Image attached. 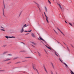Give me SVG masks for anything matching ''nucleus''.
I'll list each match as a JSON object with an SVG mask.
<instances>
[{"label":"nucleus","mask_w":74,"mask_h":74,"mask_svg":"<svg viewBox=\"0 0 74 74\" xmlns=\"http://www.w3.org/2000/svg\"><path fill=\"white\" fill-rule=\"evenodd\" d=\"M32 68L35 71H37L38 73V71H37V70L36 69V64L34 63H32Z\"/></svg>","instance_id":"obj_1"},{"label":"nucleus","mask_w":74,"mask_h":74,"mask_svg":"<svg viewBox=\"0 0 74 74\" xmlns=\"http://www.w3.org/2000/svg\"><path fill=\"white\" fill-rule=\"evenodd\" d=\"M5 38H7V39H8V38H15V37L14 36H12V37H10V36H5Z\"/></svg>","instance_id":"obj_2"},{"label":"nucleus","mask_w":74,"mask_h":74,"mask_svg":"<svg viewBox=\"0 0 74 74\" xmlns=\"http://www.w3.org/2000/svg\"><path fill=\"white\" fill-rule=\"evenodd\" d=\"M44 13L45 14V16L46 17V20L47 21V23H49V21H48V18L47 16V15H46V14H45V13L44 12Z\"/></svg>","instance_id":"obj_3"},{"label":"nucleus","mask_w":74,"mask_h":74,"mask_svg":"<svg viewBox=\"0 0 74 74\" xmlns=\"http://www.w3.org/2000/svg\"><path fill=\"white\" fill-rule=\"evenodd\" d=\"M38 40H42V41H45V40H44V39H42L41 37H40L39 38H38Z\"/></svg>","instance_id":"obj_4"},{"label":"nucleus","mask_w":74,"mask_h":74,"mask_svg":"<svg viewBox=\"0 0 74 74\" xmlns=\"http://www.w3.org/2000/svg\"><path fill=\"white\" fill-rule=\"evenodd\" d=\"M23 32H24V29H23V27H22L20 31L21 33H23Z\"/></svg>","instance_id":"obj_5"},{"label":"nucleus","mask_w":74,"mask_h":74,"mask_svg":"<svg viewBox=\"0 0 74 74\" xmlns=\"http://www.w3.org/2000/svg\"><path fill=\"white\" fill-rule=\"evenodd\" d=\"M44 69L45 71V72L46 73H48V71H47V69H46V68H45V67H44Z\"/></svg>","instance_id":"obj_6"},{"label":"nucleus","mask_w":74,"mask_h":74,"mask_svg":"<svg viewBox=\"0 0 74 74\" xmlns=\"http://www.w3.org/2000/svg\"><path fill=\"white\" fill-rule=\"evenodd\" d=\"M64 64H65V65L66 66V68L67 69H68V68H69V66L67 65V64H66L64 63Z\"/></svg>","instance_id":"obj_7"},{"label":"nucleus","mask_w":74,"mask_h":74,"mask_svg":"<svg viewBox=\"0 0 74 74\" xmlns=\"http://www.w3.org/2000/svg\"><path fill=\"white\" fill-rule=\"evenodd\" d=\"M57 29H58V30H59V31H60V32H61V33L62 34H63V35H64V34H63V32L61 31V30H60V29H59L58 28H57Z\"/></svg>","instance_id":"obj_8"},{"label":"nucleus","mask_w":74,"mask_h":74,"mask_svg":"<svg viewBox=\"0 0 74 74\" xmlns=\"http://www.w3.org/2000/svg\"><path fill=\"white\" fill-rule=\"evenodd\" d=\"M11 60V59H10L5 60H3V62H6V61H9V60Z\"/></svg>","instance_id":"obj_9"},{"label":"nucleus","mask_w":74,"mask_h":74,"mask_svg":"<svg viewBox=\"0 0 74 74\" xmlns=\"http://www.w3.org/2000/svg\"><path fill=\"white\" fill-rule=\"evenodd\" d=\"M27 26H28V25H26V24H25L24 25V26L23 27V28H24V27H27Z\"/></svg>","instance_id":"obj_10"},{"label":"nucleus","mask_w":74,"mask_h":74,"mask_svg":"<svg viewBox=\"0 0 74 74\" xmlns=\"http://www.w3.org/2000/svg\"><path fill=\"white\" fill-rule=\"evenodd\" d=\"M32 36L33 37H36V36H35L34 34L33 33L32 34Z\"/></svg>","instance_id":"obj_11"},{"label":"nucleus","mask_w":74,"mask_h":74,"mask_svg":"<svg viewBox=\"0 0 74 74\" xmlns=\"http://www.w3.org/2000/svg\"><path fill=\"white\" fill-rule=\"evenodd\" d=\"M8 51H5V52H4V53H3V54H5L6 53H8Z\"/></svg>","instance_id":"obj_12"},{"label":"nucleus","mask_w":74,"mask_h":74,"mask_svg":"<svg viewBox=\"0 0 74 74\" xmlns=\"http://www.w3.org/2000/svg\"><path fill=\"white\" fill-rule=\"evenodd\" d=\"M58 5L59 6V7L61 8V9H62V6H61V5H60V4H58Z\"/></svg>","instance_id":"obj_13"},{"label":"nucleus","mask_w":74,"mask_h":74,"mask_svg":"<svg viewBox=\"0 0 74 74\" xmlns=\"http://www.w3.org/2000/svg\"><path fill=\"white\" fill-rule=\"evenodd\" d=\"M45 46L47 48H48L49 49H50V50H51V49H51L50 47H48L47 46V45H45Z\"/></svg>","instance_id":"obj_14"},{"label":"nucleus","mask_w":74,"mask_h":74,"mask_svg":"<svg viewBox=\"0 0 74 74\" xmlns=\"http://www.w3.org/2000/svg\"><path fill=\"white\" fill-rule=\"evenodd\" d=\"M45 10L46 12H47V8L46 7H45Z\"/></svg>","instance_id":"obj_15"},{"label":"nucleus","mask_w":74,"mask_h":74,"mask_svg":"<svg viewBox=\"0 0 74 74\" xmlns=\"http://www.w3.org/2000/svg\"><path fill=\"white\" fill-rule=\"evenodd\" d=\"M36 5H37V7H38V8H39V9H40V8L39 7H40V5H39V4H38V3Z\"/></svg>","instance_id":"obj_16"},{"label":"nucleus","mask_w":74,"mask_h":74,"mask_svg":"<svg viewBox=\"0 0 74 74\" xmlns=\"http://www.w3.org/2000/svg\"><path fill=\"white\" fill-rule=\"evenodd\" d=\"M55 54L56 55V56H57L58 57H59V56H59V55H58L57 54H56V53H55Z\"/></svg>","instance_id":"obj_17"},{"label":"nucleus","mask_w":74,"mask_h":74,"mask_svg":"<svg viewBox=\"0 0 74 74\" xmlns=\"http://www.w3.org/2000/svg\"><path fill=\"white\" fill-rule=\"evenodd\" d=\"M48 1L49 4H51V1H49V0H48Z\"/></svg>","instance_id":"obj_18"},{"label":"nucleus","mask_w":74,"mask_h":74,"mask_svg":"<svg viewBox=\"0 0 74 74\" xmlns=\"http://www.w3.org/2000/svg\"><path fill=\"white\" fill-rule=\"evenodd\" d=\"M71 74H74V72L71 70Z\"/></svg>","instance_id":"obj_19"},{"label":"nucleus","mask_w":74,"mask_h":74,"mask_svg":"<svg viewBox=\"0 0 74 74\" xmlns=\"http://www.w3.org/2000/svg\"><path fill=\"white\" fill-rule=\"evenodd\" d=\"M59 60H60L61 62L62 63H63V60H61V59H60V58H59Z\"/></svg>","instance_id":"obj_20"},{"label":"nucleus","mask_w":74,"mask_h":74,"mask_svg":"<svg viewBox=\"0 0 74 74\" xmlns=\"http://www.w3.org/2000/svg\"><path fill=\"white\" fill-rule=\"evenodd\" d=\"M7 56H12V54H8L7 55Z\"/></svg>","instance_id":"obj_21"},{"label":"nucleus","mask_w":74,"mask_h":74,"mask_svg":"<svg viewBox=\"0 0 74 74\" xmlns=\"http://www.w3.org/2000/svg\"><path fill=\"white\" fill-rule=\"evenodd\" d=\"M51 65H52V66L53 67V68L54 69V66H53V64L52 63H51Z\"/></svg>","instance_id":"obj_22"},{"label":"nucleus","mask_w":74,"mask_h":74,"mask_svg":"<svg viewBox=\"0 0 74 74\" xmlns=\"http://www.w3.org/2000/svg\"><path fill=\"white\" fill-rule=\"evenodd\" d=\"M32 44H33L34 45H36V44L35 43H34V42H32Z\"/></svg>","instance_id":"obj_23"},{"label":"nucleus","mask_w":74,"mask_h":74,"mask_svg":"<svg viewBox=\"0 0 74 74\" xmlns=\"http://www.w3.org/2000/svg\"><path fill=\"white\" fill-rule=\"evenodd\" d=\"M38 55H39V56H41V54H40V53H39L38 52Z\"/></svg>","instance_id":"obj_24"},{"label":"nucleus","mask_w":74,"mask_h":74,"mask_svg":"<svg viewBox=\"0 0 74 74\" xmlns=\"http://www.w3.org/2000/svg\"><path fill=\"white\" fill-rule=\"evenodd\" d=\"M18 59V57H16L13 59L14 60H15V59Z\"/></svg>","instance_id":"obj_25"},{"label":"nucleus","mask_w":74,"mask_h":74,"mask_svg":"<svg viewBox=\"0 0 74 74\" xmlns=\"http://www.w3.org/2000/svg\"><path fill=\"white\" fill-rule=\"evenodd\" d=\"M51 74H53V72L52 71H51Z\"/></svg>","instance_id":"obj_26"},{"label":"nucleus","mask_w":74,"mask_h":74,"mask_svg":"<svg viewBox=\"0 0 74 74\" xmlns=\"http://www.w3.org/2000/svg\"><path fill=\"white\" fill-rule=\"evenodd\" d=\"M11 63V62H8L7 63V64H10V63Z\"/></svg>","instance_id":"obj_27"},{"label":"nucleus","mask_w":74,"mask_h":74,"mask_svg":"<svg viewBox=\"0 0 74 74\" xmlns=\"http://www.w3.org/2000/svg\"><path fill=\"white\" fill-rule=\"evenodd\" d=\"M69 25H71V26H73V25H72V24H71V23H69Z\"/></svg>","instance_id":"obj_28"},{"label":"nucleus","mask_w":74,"mask_h":74,"mask_svg":"<svg viewBox=\"0 0 74 74\" xmlns=\"http://www.w3.org/2000/svg\"><path fill=\"white\" fill-rule=\"evenodd\" d=\"M53 30L54 31V32H55V33H57V32H56V31L55 30V29H53Z\"/></svg>","instance_id":"obj_29"},{"label":"nucleus","mask_w":74,"mask_h":74,"mask_svg":"<svg viewBox=\"0 0 74 74\" xmlns=\"http://www.w3.org/2000/svg\"><path fill=\"white\" fill-rule=\"evenodd\" d=\"M32 32V30H30L28 31V32Z\"/></svg>","instance_id":"obj_30"},{"label":"nucleus","mask_w":74,"mask_h":74,"mask_svg":"<svg viewBox=\"0 0 74 74\" xmlns=\"http://www.w3.org/2000/svg\"><path fill=\"white\" fill-rule=\"evenodd\" d=\"M3 47H6V45H4L3 46Z\"/></svg>","instance_id":"obj_31"},{"label":"nucleus","mask_w":74,"mask_h":74,"mask_svg":"<svg viewBox=\"0 0 74 74\" xmlns=\"http://www.w3.org/2000/svg\"><path fill=\"white\" fill-rule=\"evenodd\" d=\"M29 34V33L26 34H25V35H27Z\"/></svg>","instance_id":"obj_32"},{"label":"nucleus","mask_w":74,"mask_h":74,"mask_svg":"<svg viewBox=\"0 0 74 74\" xmlns=\"http://www.w3.org/2000/svg\"><path fill=\"white\" fill-rule=\"evenodd\" d=\"M1 30H2L3 31H5V30L4 29H1Z\"/></svg>","instance_id":"obj_33"},{"label":"nucleus","mask_w":74,"mask_h":74,"mask_svg":"<svg viewBox=\"0 0 74 74\" xmlns=\"http://www.w3.org/2000/svg\"><path fill=\"white\" fill-rule=\"evenodd\" d=\"M24 32H28V31H25Z\"/></svg>","instance_id":"obj_34"},{"label":"nucleus","mask_w":74,"mask_h":74,"mask_svg":"<svg viewBox=\"0 0 74 74\" xmlns=\"http://www.w3.org/2000/svg\"><path fill=\"white\" fill-rule=\"evenodd\" d=\"M34 3H35V4H37V3L35 2H34Z\"/></svg>","instance_id":"obj_35"},{"label":"nucleus","mask_w":74,"mask_h":74,"mask_svg":"<svg viewBox=\"0 0 74 74\" xmlns=\"http://www.w3.org/2000/svg\"><path fill=\"white\" fill-rule=\"evenodd\" d=\"M65 22L66 23H67V22H66V21H65Z\"/></svg>","instance_id":"obj_36"},{"label":"nucleus","mask_w":74,"mask_h":74,"mask_svg":"<svg viewBox=\"0 0 74 74\" xmlns=\"http://www.w3.org/2000/svg\"><path fill=\"white\" fill-rule=\"evenodd\" d=\"M26 58H30V57H26Z\"/></svg>","instance_id":"obj_37"},{"label":"nucleus","mask_w":74,"mask_h":74,"mask_svg":"<svg viewBox=\"0 0 74 74\" xmlns=\"http://www.w3.org/2000/svg\"><path fill=\"white\" fill-rule=\"evenodd\" d=\"M71 46L72 47H73V45H71Z\"/></svg>","instance_id":"obj_38"},{"label":"nucleus","mask_w":74,"mask_h":74,"mask_svg":"<svg viewBox=\"0 0 74 74\" xmlns=\"http://www.w3.org/2000/svg\"><path fill=\"white\" fill-rule=\"evenodd\" d=\"M45 52L47 53V51H46V50H45Z\"/></svg>","instance_id":"obj_39"},{"label":"nucleus","mask_w":74,"mask_h":74,"mask_svg":"<svg viewBox=\"0 0 74 74\" xmlns=\"http://www.w3.org/2000/svg\"><path fill=\"white\" fill-rule=\"evenodd\" d=\"M53 1H54V0H53Z\"/></svg>","instance_id":"obj_40"}]
</instances>
